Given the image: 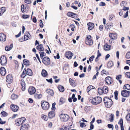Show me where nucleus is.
I'll list each match as a JSON object with an SVG mask.
<instances>
[{"label": "nucleus", "mask_w": 130, "mask_h": 130, "mask_svg": "<svg viewBox=\"0 0 130 130\" xmlns=\"http://www.w3.org/2000/svg\"><path fill=\"white\" fill-rule=\"evenodd\" d=\"M31 0H25L24 2L25 3L30 4L31 3Z\"/></svg>", "instance_id": "58"}, {"label": "nucleus", "mask_w": 130, "mask_h": 130, "mask_svg": "<svg viewBox=\"0 0 130 130\" xmlns=\"http://www.w3.org/2000/svg\"><path fill=\"white\" fill-rule=\"evenodd\" d=\"M122 95L124 97H128L130 95V92L129 91L123 90L121 91Z\"/></svg>", "instance_id": "11"}, {"label": "nucleus", "mask_w": 130, "mask_h": 130, "mask_svg": "<svg viewBox=\"0 0 130 130\" xmlns=\"http://www.w3.org/2000/svg\"><path fill=\"white\" fill-rule=\"evenodd\" d=\"M84 110L86 112H87L90 111V107L89 106H86L85 107Z\"/></svg>", "instance_id": "42"}, {"label": "nucleus", "mask_w": 130, "mask_h": 130, "mask_svg": "<svg viewBox=\"0 0 130 130\" xmlns=\"http://www.w3.org/2000/svg\"><path fill=\"white\" fill-rule=\"evenodd\" d=\"M41 106L42 109L44 110L48 109L50 107L49 103L48 102L45 101L42 103Z\"/></svg>", "instance_id": "8"}, {"label": "nucleus", "mask_w": 130, "mask_h": 130, "mask_svg": "<svg viewBox=\"0 0 130 130\" xmlns=\"http://www.w3.org/2000/svg\"><path fill=\"white\" fill-rule=\"evenodd\" d=\"M6 81L8 84H10L13 81V77L11 74H9L7 75L6 77Z\"/></svg>", "instance_id": "13"}, {"label": "nucleus", "mask_w": 130, "mask_h": 130, "mask_svg": "<svg viewBox=\"0 0 130 130\" xmlns=\"http://www.w3.org/2000/svg\"><path fill=\"white\" fill-rule=\"evenodd\" d=\"M25 120V118L24 117L18 118L15 121V123L17 125L20 126L24 123Z\"/></svg>", "instance_id": "3"}, {"label": "nucleus", "mask_w": 130, "mask_h": 130, "mask_svg": "<svg viewBox=\"0 0 130 130\" xmlns=\"http://www.w3.org/2000/svg\"><path fill=\"white\" fill-rule=\"evenodd\" d=\"M26 74L31 76L32 75V72L31 70L29 68H28L26 71Z\"/></svg>", "instance_id": "25"}, {"label": "nucleus", "mask_w": 130, "mask_h": 130, "mask_svg": "<svg viewBox=\"0 0 130 130\" xmlns=\"http://www.w3.org/2000/svg\"><path fill=\"white\" fill-rule=\"evenodd\" d=\"M90 102L93 105H97L100 104L102 101V98L99 96L93 98L92 97H90L89 99Z\"/></svg>", "instance_id": "1"}, {"label": "nucleus", "mask_w": 130, "mask_h": 130, "mask_svg": "<svg viewBox=\"0 0 130 130\" xmlns=\"http://www.w3.org/2000/svg\"><path fill=\"white\" fill-rule=\"evenodd\" d=\"M6 71L5 68L3 67H2L0 68V73L1 75L3 76L5 75L6 73Z\"/></svg>", "instance_id": "21"}, {"label": "nucleus", "mask_w": 130, "mask_h": 130, "mask_svg": "<svg viewBox=\"0 0 130 130\" xmlns=\"http://www.w3.org/2000/svg\"><path fill=\"white\" fill-rule=\"evenodd\" d=\"M69 81L70 85L73 87H74L76 86L75 82L72 79L70 78L69 79Z\"/></svg>", "instance_id": "31"}, {"label": "nucleus", "mask_w": 130, "mask_h": 130, "mask_svg": "<svg viewBox=\"0 0 130 130\" xmlns=\"http://www.w3.org/2000/svg\"><path fill=\"white\" fill-rule=\"evenodd\" d=\"M128 11H127L125 13L123 16V17L124 18H127L128 15Z\"/></svg>", "instance_id": "55"}, {"label": "nucleus", "mask_w": 130, "mask_h": 130, "mask_svg": "<svg viewBox=\"0 0 130 130\" xmlns=\"http://www.w3.org/2000/svg\"><path fill=\"white\" fill-rule=\"evenodd\" d=\"M22 18L24 19H26L29 17V16L27 15L23 14L22 15Z\"/></svg>", "instance_id": "52"}, {"label": "nucleus", "mask_w": 130, "mask_h": 130, "mask_svg": "<svg viewBox=\"0 0 130 130\" xmlns=\"http://www.w3.org/2000/svg\"><path fill=\"white\" fill-rule=\"evenodd\" d=\"M118 123L120 125V126H123V122L122 119H121L119 122Z\"/></svg>", "instance_id": "50"}, {"label": "nucleus", "mask_w": 130, "mask_h": 130, "mask_svg": "<svg viewBox=\"0 0 130 130\" xmlns=\"http://www.w3.org/2000/svg\"><path fill=\"white\" fill-rule=\"evenodd\" d=\"M46 92L51 96H53L54 94L53 91L51 89H48L46 90Z\"/></svg>", "instance_id": "24"}, {"label": "nucleus", "mask_w": 130, "mask_h": 130, "mask_svg": "<svg viewBox=\"0 0 130 130\" xmlns=\"http://www.w3.org/2000/svg\"><path fill=\"white\" fill-rule=\"evenodd\" d=\"M125 76L126 77L130 78V72H127L125 74Z\"/></svg>", "instance_id": "51"}, {"label": "nucleus", "mask_w": 130, "mask_h": 130, "mask_svg": "<svg viewBox=\"0 0 130 130\" xmlns=\"http://www.w3.org/2000/svg\"><path fill=\"white\" fill-rule=\"evenodd\" d=\"M60 117L61 121L63 122L67 121L69 118V116L65 114H61L60 115Z\"/></svg>", "instance_id": "6"}, {"label": "nucleus", "mask_w": 130, "mask_h": 130, "mask_svg": "<svg viewBox=\"0 0 130 130\" xmlns=\"http://www.w3.org/2000/svg\"><path fill=\"white\" fill-rule=\"evenodd\" d=\"M108 91V89L107 87H104L102 89L99 88L98 92L99 94H102L103 93L106 94Z\"/></svg>", "instance_id": "5"}, {"label": "nucleus", "mask_w": 130, "mask_h": 130, "mask_svg": "<svg viewBox=\"0 0 130 130\" xmlns=\"http://www.w3.org/2000/svg\"><path fill=\"white\" fill-rule=\"evenodd\" d=\"M113 65V63L112 61H109L107 64V66L109 68L111 67Z\"/></svg>", "instance_id": "43"}, {"label": "nucleus", "mask_w": 130, "mask_h": 130, "mask_svg": "<svg viewBox=\"0 0 130 130\" xmlns=\"http://www.w3.org/2000/svg\"><path fill=\"white\" fill-rule=\"evenodd\" d=\"M24 64L26 66H28L29 65V61L27 60L24 59L23 60Z\"/></svg>", "instance_id": "41"}, {"label": "nucleus", "mask_w": 130, "mask_h": 130, "mask_svg": "<svg viewBox=\"0 0 130 130\" xmlns=\"http://www.w3.org/2000/svg\"><path fill=\"white\" fill-rule=\"evenodd\" d=\"M31 37V36L30 35L29 32L27 31L25 33L24 37L25 40H27L28 39H30Z\"/></svg>", "instance_id": "17"}, {"label": "nucleus", "mask_w": 130, "mask_h": 130, "mask_svg": "<svg viewBox=\"0 0 130 130\" xmlns=\"http://www.w3.org/2000/svg\"><path fill=\"white\" fill-rule=\"evenodd\" d=\"M29 127V125L27 124H23L21 126L20 130H28Z\"/></svg>", "instance_id": "20"}, {"label": "nucleus", "mask_w": 130, "mask_h": 130, "mask_svg": "<svg viewBox=\"0 0 130 130\" xmlns=\"http://www.w3.org/2000/svg\"><path fill=\"white\" fill-rule=\"evenodd\" d=\"M110 46L108 45L107 44H106L104 45V49L106 51H108L110 50Z\"/></svg>", "instance_id": "32"}, {"label": "nucleus", "mask_w": 130, "mask_h": 130, "mask_svg": "<svg viewBox=\"0 0 130 130\" xmlns=\"http://www.w3.org/2000/svg\"><path fill=\"white\" fill-rule=\"evenodd\" d=\"M10 108L14 112L17 111L19 108L18 106L14 104H12L10 105Z\"/></svg>", "instance_id": "12"}, {"label": "nucleus", "mask_w": 130, "mask_h": 130, "mask_svg": "<svg viewBox=\"0 0 130 130\" xmlns=\"http://www.w3.org/2000/svg\"><path fill=\"white\" fill-rule=\"evenodd\" d=\"M114 17V16L113 14H111L109 15V20L111 21L112 20V19Z\"/></svg>", "instance_id": "59"}, {"label": "nucleus", "mask_w": 130, "mask_h": 130, "mask_svg": "<svg viewBox=\"0 0 130 130\" xmlns=\"http://www.w3.org/2000/svg\"><path fill=\"white\" fill-rule=\"evenodd\" d=\"M56 105V103H54L52 104V109L53 110H55V105Z\"/></svg>", "instance_id": "54"}, {"label": "nucleus", "mask_w": 130, "mask_h": 130, "mask_svg": "<svg viewBox=\"0 0 130 130\" xmlns=\"http://www.w3.org/2000/svg\"><path fill=\"white\" fill-rule=\"evenodd\" d=\"M103 28V26L102 25H101L99 26V29L101 31H102Z\"/></svg>", "instance_id": "63"}, {"label": "nucleus", "mask_w": 130, "mask_h": 130, "mask_svg": "<svg viewBox=\"0 0 130 130\" xmlns=\"http://www.w3.org/2000/svg\"><path fill=\"white\" fill-rule=\"evenodd\" d=\"M36 48L39 51H44V50L43 45L41 44L37 46L36 47Z\"/></svg>", "instance_id": "23"}, {"label": "nucleus", "mask_w": 130, "mask_h": 130, "mask_svg": "<svg viewBox=\"0 0 130 130\" xmlns=\"http://www.w3.org/2000/svg\"><path fill=\"white\" fill-rule=\"evenodd\" d=\"M126 119L127 121L130 122V113L127 114L126 116Z\"/></svg>", "instance_id": "44"}, {"label": "nucleus", "mask_w": 130, "mask_h": 130, "mask_svg": "<svg viewBox=\"0 0 130 130\" xmlns=\"http://www.w3.org/2000/svg\"><path fill=\"white\" fill-rule=\"evenodd\" d=\"M93 87L91 85L89 86L87 88V91L89 92L91 90L93 89Z\"/></svg>", "instance_id": "48"}, {"label": "nucleus", "mask_w": 130, "mask_h": 130, "mask_svg": "<svg viewBox=\"0 0 130 130\" xmlns=\"http://www.w3.org/2000/svg\"><path fill=\"white\" fill-rule=\"evenodd\" d=\"M42 62L46 65H48L50 63V59L47 57H44L43 58Z\"/></svg>", "instance_id": "10"}, {"label": "nucleus", "mask_w": 130, "mask_h": 130, "mask_svg": "<svg viewBox=\"0 0 130 130\" xmlns=\"http://www.w3.org/2000/svg\"><path fill=\"white\" fill-rule=\"evenodd\" d=\"M28 9V6L26 4H24L21 6V11L23 13H26Z\"/></svg>", "instance_id": "7"}, {"label": "nucleus", "mask_w": 130, "mask_h": 130, "mask_svg": "<svg viewBox=\"0 0 130 130\" xmlns=\"http://www.w3.org/2000/svg\"><path fill=\"white\" fill-rule=\"evenodd\" d=\"M39 53L40 55V57L41 59L43 58V57L45 56L46 55V53L43 52H39Z\"/></svg>", "instance_id": "37"}, {"label": "nucleus", "mask_w": 130, "mask_h": 130, "mask_svg": "<svg viewBox=\"0 0 130 130\" xmlns=\"http://www.w3.org/2000/svg\"><path fill=\"white\" fill-rule=\"evenodd\" d=\"M36 91L34 87L32 86L30 87L28 89V92L31 95L34 94Z\"/></svg>", "instance_id": "14"}, {"label": "nucleus", "mask_w": 130, "mask_h": 130, "mask_svg": "<svg viewBox=\"0 0 130 130\" xmlns=\"http://www.w3.org/2000/svg\"><path fill=\"white\" fill-rule=\"evenodd\" d=\"M76 14L71 12H69L67 13V15L69 17L73 18H75L76 16Z\"/></svg>", "instance_id": "28"}, {"label": "nucleus", "mask_w": 130, "mask_h": 130, "mask_svg": "<svg viewBox=\"0 0 130 130\" xmlns=\"http://www.w3.org/2000/svg\"><path fill=\"white\" fill-rule=\"evenodd\" d=\"M58 88L59 91L60 92H63L64 90V87L61 86H59Z\"/></svg>", "instance_id": "34"}, {"label": "nucleus", "mask_w": 130, "mask_h": 130, "mask_svg": "<svg viewBox=\"0 0 130 130\" xmlns=\"http://www.w3.org/2000/svg\"><path fill=\"white\" fill-rule=\"evenodd\" d=\"M46 80L49 83L52 84V78H51L49 79H46Z\"/></svg>", "instance_id": "64"}, {"label": "nucleus", "mask_w": 130, "mask_h": 130, "mask_svg": "<svg viewBox=\"0 0 130 130\" xmlns=\"http://www.w3.org/2000/svg\"><path fill=\"white\" fill-rule=\"evenodd\" d=\"M42 95L41 94H36L34 95L36 99H40L42 97Z\"/></svg>", "instance_id": "38"}, {"label": "nucleus", "mask_w": 130, "mask_h": 130, "mask_svg": "<svg viewBox=\"0 0 130 130\" xmlns=\"http://www.w3.org/2000/svg\"><path fill=\"white\" fill-rule=\"evenodd\" d=\"M121 77V75H118L116 76V78L117 79H120Z\"/></svg>", "instance_id": "62"}, {"label": "nucleus", "mask_w": 130, "mask_h": 130, "mask_svg": "<svg viewBox=\"0 0 130 130\" xmlns=\"http://www.w3.org/2000/svg\"><path fill=\"white\" fill-rule=\"evenodd\" d=\"M18 96L15 94H12L11 96V98L12 100H14L17 98Z\"/></svg>", "instance_id": "47"}, {"label": "nucleus", "mask_w": 130, "mask_h": 130, "mask_svg": "<svg viewBox=\"0 0 130 130\" xmlns=\"http://www.w3.org/2000/svg\"><path fill=\"white\" fill-rule=\"evenodd\" d=\"M123 88L124 89L130 90V86L128 84H126L124 85Z\"/></svg>", "instance_id": "36"}, {"label": "nucleus", "mask_w": 130, "mask_h": 130, "mask_svg": "<svg viewBox=\"0 0 130 130\" xmlns=\"http://www.w3.org/2000/svg\"><path fill=\"white\" fill-rule=\"evenodd\" d=\"M6 40V35L3 33L0 34V40L2 42H4Z\"/></svg>", "instance_id": "16"}, {"label": "nucleus", "mask_w": 130, "mask_h": 130, "mask_svg": "<svg viewBox=\"0 0 130 130\" xmlns=\"http://www.w3.org/2000/svg\"><path fill=\"white\" fill-rule=\"evenodd\" d=\"M13 46V44H11L9 46L7 45L5 47V49L6 51H10L12 48Z\"/></svg>", "instance_id": "27"}, {"label": "nucleus", "mask_w": 130, "mask_h": 130, "mask_svg": "<svg viewBox=\"0 0 130 130\" xmlns=\"http://www.w3.org/2000/svg\"><path fill=\"white\" fill-rule=\"evenodd\" d=\"M103 101L105 106L107 108L110 107L112 105V100L107 97L104 98Z\"/></svg>", "instance_id": "2"}, {"label": "nucleus", "mask_w": 130, "mask_h": 130, "mask_svg": "<svg viewBox=\"0 0 130 130\" xmlns=\"http://www.w3.org/2000/svg\"><path fill=\"white\" fill-rule=\"evenodd\" d=\"M1 115L3 117H5L7 115V113L5 111H3L1 113Z\"/></svg>", "instance_id": "46"}, {"label": "nucleus", "mask_w": 130, "mask_h": 130, "mask_svg": "<svg viewBox=\"0 0 130 130\" xmlns=\"http://www.w3.org/2000/svg\"><path fill=\"white\" fill-rule=\"evenodd\" d=\"M0 62L2 65H5L7 62V59L4 56H2L0 58Z\"/></svg>", "instance_id": "9"}, {"label": "nucleus", "mask_w": 130, "mask_h": 130, "mask_svg": "<svg viewBox=\"0 0 130 130\" xmlns=\"http://www.w3.org/2000/svg\"><path fill=\"white\" fill-rule=\"evenodd\" d=\"M55 114L54 111L50 112L48 114V117L50 118H52L55 116Z\"/></svg>", "instance_id": "30"}, {"label": "nucleus", "mask_w": 130, "mask_h": 130, "mask_svg": "<svg viewBox=\"0 0 130 130\" xmlns=\"http://www.w3.org/2000/svg\"><path fill=\"white\" fill-rule=\"evenodd\" d=\"M41 74L42 76L44 77H47L48 75V74L47 71L44 69L42 70L41 72Z\"/></svg>", "instance_id": "29"}, {"label": "nucleus", "mask_w": 130, "mask_h": 130, "mask_svg": "<svg viewBox=\"0 0 130 130\" xmlns=\"http://www.w3.org/2000/svg\"><path fill=\"white\" fill-rule=\"evenodd\" d=\"M92 38L90 35H87L86 36L85 41L87 45H91L93 43V41L92 40Z\"/></svg>", "instance_id": "4"}, {"label": "nucleus", "mask_w": 130, "mask_h": 130, "mask_svg": "<svg viewBox=\"0 0 130 130\" xmlns=\"http://www.w3.org/2000/svg\"><path fill=\"white\" fill-rule=\"evenodd\" d=\"M73 55V54L70 51H68L67 52L66 54V57L69 59L71 58Z\"/></svg>", "instance_id": "19"}, {"label": "nucleus", "mask_w": 130, "mask_h": 130, "mask_svg": "<svg viewBox=\"0 0 130 130\" xmlns=\"http://www.w3.org/2000/svg\"><path fill=\"white\" fill-rule=\"evenodd\" d=\"M65 101L66 100L65 99L62 98H61L60 99L59 101V105H60L62 104L65 102Z\"/></svg>", "instance_id": "33"}, {"label": "nucleus", "mask_w": 130, "mask_h": 130, "mask_svg": "<svg viewBox=\"0 0 130 130\" xmlns=\"http://www.w3.org/2000/svg\"><path fill=\"white\" fill-rule=\"evenodd\" d=\"M41 118L42 119L45 121H47L48 119V117L43 114L41 115Z\"/></svg>", "instance_id": "35"}, {"label": "nucleus", "mask_w": 130, "mask_h": 130, "mask_svg": "<svg viewBox=\"0 0 130 130\" xmlns=\"http://www.w3.org/2000/svg\"><path fill=\"white\" fill-rule=\"evenodd\" d=\"M54 57L55 59H59L60 58V57L59 55V54L58 53H57V56H54Z\"/></svg>", "instance_id": "61"}, {"label": "nucleus", "mask_w": 130, "mask_h": 130, "mask_svg": "<svg viewBox=\"0 0 130 130\" xmlns=\"http://www.w3.org/2000/svg\"><path fill=\"white\" fill-rule=\"evenodd\" d=\"M6 10V8L5 7H3L1 8L0 9V11L2 13H4Z\"/></svg>", "instance_id": "45"}, {"label": "nucleus", "mask_w": 130, "mask_h": 130, "mask_svg": "<svg viewBox=\"0 0 130 130\" xmlns=\"http://www.w3.org/2000/svg\"><path fill=\"white\" fill-rule=\"evenodd\" d=\"M125 57L127 59H130V52H127L125 56Z\"/></svg>", "instance_id": "49"}, {"label": "nucleus", "mask_w": 130, "mask_h": 130, "mask_svg": "<svg viewBox=\"0 0 130 130\" xmlns=\"http://www.w3.org/2000/svg\"><path fill=\"white\" fill-rule=\"evenodd\" d=\"M105 3L103 2H101L99 4V6H105Z\"/></svg>", "instance_id": "60"}, {"label": "nucleus", "mask_w": 130, "mask_h": 130, "mask_svg": "<svg viewBox=\"0 0 130 130\" xmlns=\"http://www.w3.org/2000/svg\"><path fill=\"white\" fill-rule=\"evenodd\" d=\"M88 29L89 30H91L93 29L94 27V24L92 23L89 22L87 24Z\"/></svg>", "instance_id": "22"}, {"label": "nucleus", "mask_w": 130, "mask_h": 130, "mask_svg": "<svg viewBox=\"0 0 130 130\" xmlns=\"http://www.w3.org/2000/svg\"><path fill=\"white\" fill-rule=\"evenodd\" d=\"M70 127L69 126H63L62 127V129L63 130H69Z\"/></svg>", "instance_id": "39"}, {"label": "nucleus", "mask_w": 130, "mask_h": 130, "mask_svg": "<svg viewBox=\"0 0 130 130\" xmlns=\"http://www.w3.org/2000/svg\"><path fill=\"white\" fill-rule=\"evenodd\" d=\"M94 58V55L92 56L89 58V61H90L91 62L92 61L93 59Z\"/></svg>", "instance_id": "56"}, {"label": "nucleus", "mask_w": 130, "mask_h": 130, "mask_svg": "<svg viewBox=\"0 0 130 130\" xmlns=\"http://www.w3.org/2000/svg\"><path fill=\"white\" fill-rule=\"evenodd\" d=\"M40 26L41 27H42L43 26V25L42 23V21L41 20H40Z\"/></svg>", "instance_id": "57"}, {"label": "nucleus", "mask_w": 130, "mask_h": 130, "mask_svg": "<svg viewBox=\"0 0 130 130\" xmlns=\"http://www.w3.org/2000/svg\"><path fill=\"white\" fill-rule=\"evenodd\" d=\"M80 126L82 127H85L86 126V125L84 123H80Z\"/></svg>", "instance_id": "53"}, {"label": "nucleus", "mask_w": 130, "mask_h": 130, "mask_svg": "<svg viewBox=\"0 0 130 130\" xmlns=\"http://www.w3.org/2000/svg\"><path fill=\"white\" fill-rule=\"evenodd\" d=\"M19 82L21 84V86L22 87V90L23 91H24L25 89V84L24 82V80L23 79H22L20 80Z\"/></svg>", "instance_id": "15"}, {"label": "nucleus", "mask_w": 130, "mask_h": 130, "mask_svg": "<svg viewBox=\"0 0 130 130\" xmlns=\"http://www.w3.org/2000/svg\"><path fill=\"white\" fill-rule=\"evenodd\" d=\"M109 36L110 38L113 39H116L117 37V35L116 34L110 33L109 34Z\"/></svg>", "instance_id": "26"}, {"label": "nucleus", "mask_w": 130, "mask_h": 130, "mask_svg": "<svg viewBox=\"0 0 130 130\" xmlns=\"http://www.w3.org/2000/svg\"><path fill=\"white\" fill-rule=\"evenodd\" d=\"M105 81L107 84H112V82L111 78L109 76L106 77L105 79Z\"/></svg>", "instance_id": "18"}, {"label": "nucleus", "mask_w": 130, "mask_h": 130, "mask_svg": "<svg viewBox=\"0 0 130 130\" xmlns=\"http://www.w3.org/2000/svg\"><path fill=\"white\" fill-rule=\"evenodd\" d=\"M111 26H112L111 25H110V24H107L106 26V29L107 30H108V29H110V28H111Z\"/></svg>", "instance_id": "40"}]
</instances>
